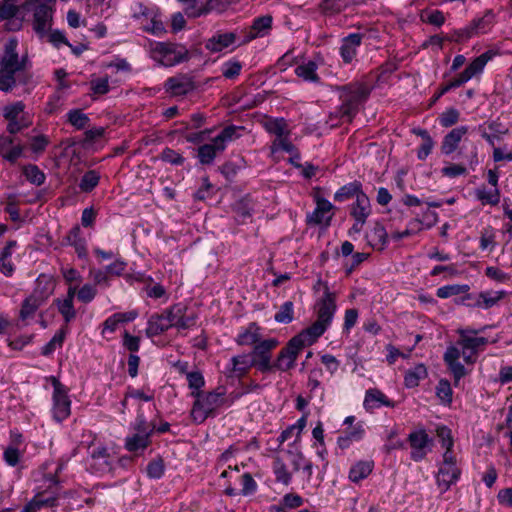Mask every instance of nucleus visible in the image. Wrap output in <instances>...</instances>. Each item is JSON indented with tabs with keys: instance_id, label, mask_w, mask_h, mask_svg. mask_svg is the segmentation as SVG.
<instances>
[{
	"instance_id": "nucleus-64",
	"label": "nucleus",
	"mask_w": 512,
	"mask_h": 512,
	"mask_svg": "<svg viewBox=\"0 0 512 512\" xmlns=\"http://www.w3.org/2000/svg\"><path fill=\"white\" fill-rule=\"evenodd\" d=\"M460 113L455 108L446 109L439 117V123L443 127H451L459 120Z\"/></svg>"
},
{
	"instance_id": "nucleus-55",
	"label": "nucleus",
	"mask_w": 512,
	"mask_h": 512,
	"mask_svg": "<svg viewBox=\"0 0 512 512\" xmlns=\"http://www.w3.org/2000/svg\"><path fill=\"white\" fill-rule=\"evenodd\" d=\"M472 24L477 35L487 33L494 24V14L487 12L483 17L474 19Z\"/></svg>"
},
{
	"instance_id": "nucleus-49",
	"label": "nucleus",
	"mask_w": 512,
	"mask_h": 512,
	"mask_svg": "<svg viewBox=\"0 0 512 512\" xmlns=\"http://www.w3.org/2000/svg\"><path fill=\"white\" fill-rule=\"evenodd\" d=\"M361 192H363V191L360 189L359 183H357V182L349 183V184L342 186L335 192L334 199L336 201L342 202L351 197L356 198L357 194L361 193Z\"/></svg>"
},
{
	"instance_id": "nucleus-54",
	"label": "nucleus",
	"mask_w": 512,
	"mask_h": 512,
	"mask_svg": "<svg viewBox=\"0 0 512 512\" xmlns=\"http://www.w3.org/2000/svg\"><path fill=\"white\" fill-rule=\"evenodd\" d=\"M294 318V305L291 301L283 303L279 311L275 314L274 319L278 323L288 324Z\"/></svg>"
},
{
	"instance_id": "nucleus-45",
	"label": "nucleus",
	"mask_w": 512,
	"mask_h": 512,
	"mask_svg": "<svg viewBox=\"0 0 512 512\" xmlns=\"http://www.w3.org/2000/svg\"><path fill=\"white\" fill-rule=\"evenodd\" d=\"M475 195L483 205L489 204L496 206L500 202V191L498 188L487 189L485 187H479L476 189Z\"/></svg>"
},
{
	"instance_id": "nucleus-38",
	"label": "nucleus",
	"mask_w": 512,
	"mask_h": 512,
	"mask_svg": "<svg viewBox=\"0 0 512 512\" xmlns=\"http://www.w3.org/2000/svg\"><path fill=\"white\" fill-rule=\"evenodd\" d=\"M374 468L373 461L361 460L353 464L350 468L348 478L353 483H359L366 479Z\"/></svg>"
},
{
	"instance_id": "nucleus-50",
	"label": "nucleus",
	"mask_w": 512,
	"mask_h": 512,
	"mask_svg": "<svg viewBox=\"0 0 512 512\" xmlns=\"http://www.w3.org/2000/svg\"><path fill=\"white\" fill-rule=\"evenodd\" d=\"M264 127L275 138L289 134L287 123L283 118L269 119L265 122Z\"/></svg>"
},
{
	"instance_id": "nucleus-60",
	"label": "nucleus",
	"mask_w": 512,
	"mask_h": 512,
	"mask_svg": "<svg viewBox=\"0 0 512 512\" xmlns=\"http://www.w3.org/2000/svg\"><path fill=\"white\" fill-rule=\"evenodd\" d=\"M146 281L148 282V284L146 285L144 290L147 297L153 299L167 298L166 290L161 284L155 283L153 285H150V283L153 282V279L151 277H147Z\"/></svg>"
},
{
	"instance_id": "nucleus-3",
	"label": "nucleus",
	"mask_w": 512,
	"mask_h": 512,
	"mask_svg": "<svg viewBox=\"0 0 512 512\" xmlns=\"http://www.w3.org/2000/svg\"><path fill=\"white\" fill-rule=\"evenodd\" d=\"M155 425L148 422L143 413H139L130 424L129 434L125 437L124 448L136 455H141L151 444Z\"/></svg>"
},
{
	"instance_id": "nucleus-22",
	"label": "nucleus",
	"mask_w": 512,
	"mask_h": 512,
	"mask_svg": "<svg viewBox=\"0 0 512 512\" xmlns=\"http://www.w3.org/2000/svg\"><path fill=\"white\" fill-rule=\"evenodd\" d=\"M468 126H458L449 131L441 143V152L444 155H451L459 148L460 143L468 133Z\"/></svg>"
},
{
	"instance_id": "nucleus-23",
	"label": "nucleus",
	"mask_w": 512,
	"mask_h": 512,
	"mask_svg": "<svg viewBox=\"0 0 512 512\" xmlns=\"http://www.w3.org/2000/svg\"><path fill=\"white\" fill-rule=\"evenodd\" d=\"M164 89L170 96H183L194 89L193 82L185 75L170 77L164 84Z\"/></svg>"
},
{
	"instance_id": "nucleus-58",
	"label": "nucleus",
	"mask_w": 512,
	"mask_h": 512,
	"mask_svg": "<svg viewBox=\"0 0 512 512\" xmlns=\"http://www.w3.org/2000/svg\"><path fill=\"white\" fill-rule=\"evenodd\" d=\"M67 117L69 123L77 129L84 128L89 121L88 116L79 109L70 110Z\"/></svg>"
},
{
	"instance_id": "nucleus-19",
	"label": "nucleus",
	"mask_w": 512,
	"mask_h": 512,
	"mask_svg": "<svg viewBox=\"0 0 512 512\" xmlns=\"http://www.w3.org/2000/svg\"><path fill=\"white\" fill-rule=\"evenodd\" d=\"M458 344L463 350L477 351L485 349L490 340L482 335L479 331L466 328L458 330Z\"/></svg>"
},
{
	"instance_id": "nucleus-11",
	"label": "nucleus",
	"mask_w": 512,
	"mask_h": 512,
	"mask_svg": "<svg viewBox=\"0 0 512 512\" xmlns=\"http://www.w3.org/2000/svg\"><path fill=\"white\" fill-rule=\"evenodd\" d=\"M25 105L22 101H17L7 105L3 109V116L8 121L7 130L15 134L32 124L31 115L24 111Z\"/></svg>"
},
{
	"instance_id": "nucleus-36",
	"label": "nucleus",
	"mask_w": 512,
	"mask_h": 512,
	"mask_svg": "<svg viewBox=\"0 0 512 512\" xmlns=\"http://www.w3.org/2000/svg\"><path fill=\"white\" fill-rule=\"evenodd\" d=\"M272 471L276 482L285 486H289L292 483L293 473L289 470L288 465L280 456H275L273 458Z\"/></svg>"
},
{
	"instance_id": "nucleus-30",
	"label": "nucleus",
	"mask_w": 512,
	"mask_h": 512,
	"mask_svg": "<svg viewBox=\"0 0 512 512\" xmlns=\"http://www.w3.org/2000/svg\"><path fill=\"white\" fill-rule=\"evenodd\" d=\"M185 4V13L188 17L197 18L206 15L213 10L222 11L207 0H178Z\"/></svg>"
},
{
	"instance_id": "nucleus-47",
	"label": "nucleus",
	"mask_w": 512,
	"mask_h": 512,
	"mask_svg": "<svg viewBox=\"0 0 512 512\" xmlns=\"http://www.w3.org/2000/svg\"><path fill=\"white\" fill-rule=\"evenodd\" d=\"M469 285L467 284H451L441 286L437 289L436 295L441 299H447L455 295L469 294Z\"/></svg>"
},
{
	"instance_id": "nucleus-46",
	"label": "nucleus",
	"mask_w": 512,
	"mask_h": 512,
	"mask_svg": "<svg viewBox=\"0 0 512 512\" xmlns=\"http://www.w3.org/2000/svg\"><path fill=\"white\" fill-rule=\"evenodd\" d=\"M436 436L441 444V447L444 449L443 453L454 454V439L451 429L444 425L438 426L436 428Z\"/></svg>"
},
{
	"instance_id": "nucleus-7",
	"label": "nucleus",
	"mask_w": 512,
	"mask_h": 512,
	"mask_svg": "<svg viewBox=\"0 0 512 512\" xmlns=\"http://www.w3.org/2000/svg\"><path fill=\"white\" fill-rule=\"evenodd\" d=\"M437 468L435 482L440 493L444 494L459 481L462 470L455 454L450 453L442 454V460L438 462Z\"/></svg>"
},
{
	"instance_id": "nucleus-37",
	"label": "nucleus",
	"mask_w": 512,
	"mask_h": 512,
	"mask_svg": "<svg viewBox=\"0 0 512 512\" xmlns=\"http://www.w3.org/2000/svg\"><path fill=\"white\" fill-rule=\"evenodd\" d=\"M261 328L256 323H250L245 329H243L237 336V343L243 346H254L260 340Z\"/></svg>"
},
{
	"instance_id": "nucleus-24",
	"label": "nucleus",
	"mask_w": 512,
	"mask_h": 512,
	"mask_svg": "<svg viewBox=\"0 0 512 512\" xmlns=\"http://www.w3.org/2000/svg\"><path fill=\"white\" fill-rule=\"evenodd\" d=\"M362 38L363 36L360 33H351L342 39L339 53L344 63L349 64L355 59Z\"/></svg>"
},
{
	"instance_id": "nucleus-28",
	"label": "nucleus",
	"mask_w": 512,
	"mask_h": 512,
	"mask_svg": "<svg viewBox=\"0 0 512 512\" xmlns=\"http://www.w3.org/2000/svg\"><path fill=\"white\" fill-rule=\"evenodd\" d=\"M62 244L72 246L79 258H86L87 243L85 238L82 236V231L79 226H74L70 229L63 238Z\"/></svg>"
},
{
	"instance_id": "nucleus-6",
	"label": "nucleus",
	"mask_w": 512,
	"mask_h": 512,
	"mask_svg": "<svg viewBox=\"0 0 512 512\" xmlns=\"http://www.w3.org/2000/svg\"><path fill=\"white\" fill-rule=\"evenodd\" d=\"M242 127L228 126L224 128L211 143L204 144L198 148V158L202 164H211L217 153L225 150L227 144L241 136Z\"/></svg>"
},
{
	"instance_id": "nucleus-12",
	"label": "nucleus",
	"mask_w": 512,
	"mask_h": 512,
	"mask_svg": "<svg viewBox=\"0 0 512 512\" xmlns=\"http://www.w3.org/2000/svg\"><path fill=\"white\" fill-rule=\"evenodd\" d=\"M275 354H236L232 358L233 370L244 372L248 365L255 366L258 370L265 372L274 369Z\"/></svg>"
},
{
	"instance_id": "nucleus-9",
	"label": "nucleus",
	"mask_w": 512,
	"mask_h": 512,
	"mask_svg": "<svg viewBox=\"0 0 512 512\" xmlns=\"http://www.w3.org/2000/svg\"><path fill=\"white\" fill-rule=\"evenodd\" d=\"M53 386L52 416L57 422H62L71 414V400L67 388L55 377H51Z\"/></svg>"
},
{
	"instance_id": "nucleus-62",
	"label": "nucleus",
	"mask_w": 512,
	"mask_h": 512,
	"mask_svg": "<svg viewBox=\"0 0 512 512\" xmlns=\"http://www.w3.org/2000/svg\"><path fill=\"white\" fill-rule=\"evenodd\" d=\"M436 395L438 398L446 404L452 401V389L449 381L441 379L436 386Z\"/></svg>"
},
{
	"instance_id": "nucleus-52",
	"label": "nucleus",
	"mask_w": 512,
	"mask_h": 512,
	"mask_svg": "<svg viewBox=\"0 0 512 512\" xmlns=\"http://www.w3.org/2000/svg\"><path fill=\"white\" fill-rule=\"evenodd\" d=\"M143 28L145 31L156 35L161 36L165 32V26L159 14V11L150 17L148 21L143 23Z\"/></svg>"
},
{
	"instance_id": "nucleus-16",
	"label": "nucleus",
	"mask_w": 512,
	"mask_h": 512,
	"mask_svg": "<svg viewBox=\"0 0 512 512\" xmlns=\"http://www.w3.org/2000/svg\"><path fill=\"white\" fill-rule=\"evenodd\" d=\"M410 457L415 462L423 460L432 449L433 440L424 429L413 431L408 436Z\"/></svg>"
},
{
	"instance_id": "nucleus-8",
	"label": "nucleus",
	"mask_w": 512,
	"mask_h": 512,
	"mask_svg": "<svg viewBox=\"0 0 512 512\" xmlns=\"http://www.w3.org/2000/svg\"><path fill=\"white\" fill-rule=\"evenodd\" d=\"M150 56L158 64L172 67L188 59V51L185 47L165 43L153 42L150 44Z\"/></svg>"
},
{
	"instance_id": "nucleus-26",
	"label": "nucleus",
	"mask_w": 512,
	"mask_h": 512,
	"mask_svg": "<svg viewBox=\"0 0 512 512\" xmlns=\"http://www.w3.org/2000/svg\"><path fill=\"white\" fill-rule=\"evenodd\" d=\"M76 292L77 290L74 287L67 288L66 295L55 300L57 309L62 315L65 323H70L76 318V310L74 308Z\"/></svg>"
},
{
	"instance_id": "nucleus-20",
	"label": "nucleus",
	"mask_w": 512,
	"mask_h": 512,
	"mask_svg": "<svg viewBox=\"0 0 512 512\" xmlns=\"http://www.w3.org/2000/svg\"><path fill=\"white\" fill-rule=\"evenodd\" d=\"M137 317L138 312L136 310L114 313L103 322L101 335L108 339L118 329L120 324L132 322Z\"/></svg>"
},
{
	"instance_id": "nucleus-29",
	"label": "nucleus",
	"mask_w": 512,
	"mask_h": 512,
	"mask_svg": "<svg viewBox=\"0 0 512 512\" xmlns=\"http://www.w3.org/2000/svg\"><path fill=\"white\" fill-rule=\"evenodd\" d=\"M307 425V413L302 415L296 423L288 426L285 430L281 432V434L278 437L279 444H283L285 441L294 438L293 443L291 444L294 446H299L301 442V435L304 430V428Z\"/></svg>"
},
{
	"instance_id": "nucleus-17",
	"label": "nucleus",
	"mask_w": 512,
	"mask_h": 512,
	"mask_svg": "<svg viewBox=\"0 0 512 512\" xmlns=\"http://www.w3.org/2000/svg\"><path fill=\"white\" fill-rule=\"evenodd\" d=\"M114 456L105 446H97L90 454L88 465L93 473L104 475L113 470Z\"/></svg>"
},
{
	"instance_id": "nucleus-18",
	"label": "nucleus",
	"mask_w": 512,
	"mask_h": 512,
	"mask_svg": "<svg viewBox=\"0 0 512 512\" xmlns=\"http://www.w3.org/2000/svg\"><path fill=\"white\" fill-rule=\"evenodd\" d=\"M364 97L365 91L363 88H344L340 95L342 101L340 107L341 114L351 119V117L356 113L358 106Z\"/></svg>"
},
{
	"instance_id": "nucleus-43",
	"label": "nucleus",
	"mask_w": 512,
	"mask_h": 512,
	"mask_svg": "<svg viewBox=\"0 0 512 512\" xmlns=\"http://www.w3.org/2000/svg\"><path fill=\"white\" fill-rule=\"evenodd\" d=\"M317 64L314 61H308L298 65L295 69V73L298 77L304 81L317 82L319 77L317 75Z\"/></svg>"
},
{
	"instance_id": "nucleus-56",
	"label": "nucleus",
	"mask_w": 512,
	"mask_h": 512,
	"mask_svg": "<svg viewBox=\"0 0 512 512\" xmlns=\"http://www.w3.org/2000/svg\"><path fill=\"white\" fill-rule=\"evenodd\" d=\"M61 274L68 285V288L74 287L77 290V287H79V284L82 282V275L80 272L72 267H63L61 269Z\"/></svg>"
},
{
	"instance_id": "nucleus-39",
	"label": "nucleus",
	"mask_w": 512,
	"mask_h": 512,
	"mask_svg": "<svg viewBox=\"0 0 512 512\" xmlns=\"http://www.w3.org/2000/svg\"><path fill=\"white\" fill-rule=\"evenodd\" d=\"M171 314H173V326L177 327L178 329H187L196 323L195 314H187L183 311L181 306H173L171 308Z\"/></svg>"
},
{
	"instance_id": "nucleus-1",
	"label": "nucleus",
	"mask_w": 512,
	"mask_h": 512,
	"mask_svg": "<svg viewBox=\"0 0 512 512\" xmlns=\"http://www.w3.org/2000/svg\"><path fill=\"white\" fill-rule=\"evenodd\" d=\"M336 310V295L324 284V293L315 303L316 321L289 341L286 352H298L315 343L331 325Z\"/></svg>"
},
{
	"instance_id": "nucleus-48",
	"label": "nucleus",
	"mask_w": 512,
	"mask_h": 512,
	"mask_svg": "<svg viewBox=\"0 0 512 512\" xmlns=\"http://www.w3.org/2000/svg\"><path fill=\"white\" fill-rule=\"evenodd\" d=\"M289 134L276 137L271 145V152L278 153L280 151H285L289 154H295L297 159H300L299 155L296 153L295 146L289 140Z\"/></svg>"
},
{
	"instance_id": "nucleus-14",
	"label": "nucleus",
	"mask_w": 512,
	"mask_h": 512,
	"mask_svg": "<svg viewBox=\"0 0 512 512\" xmlns=\"http://www.w3.org/2000/svg\"><path fill=\"white\" fill-rule=\"evenodd\" d=\"M56 0L35 1L33 28L40 36L50 27Z\"/></svg>"
},
{
	"instance_id": "nucleus-2",
	"label": "nucleus",
	"mask_w": 512,
	"mask_h": 512,
	"mask_svg": "<svg viewBox=\"0 0 512 512\" xmlns=\"http://www.w3.org/2000/svg\"><path fill=\"white\" fill-rule=\"evenodd\" d=\"M17 48L18 41L15 38H10L4 44L0 59V90L4 92H9L16 86L29 66L28 57L20 56Z\"/></svg>"
},
{
	"instance_id": "nucleus-21",
	"label": "nucleus",
	"mask_w": 512,
	"mask_h": 512,
	"mask_svg": "<svg viewBox=\"0 0 512 512\" xmlns=\"http://www.w3.org/2000/svg\"><path fill=\"white\" fill-rule=\"evenodd\" d=\"M273 18L271 15H263L253 20L252 25L245 34L243 43L247 44L256 38L269 35L272 30Z\"/></svg>"
},
{
	"instance_id": "nucleus-35",
	"label": "nucleus",
	"mask_w": 512,
	"mask_h": 512,
	"mask_svg": "<svg viewBox=\"0 0 512 512\" xmlns=\"http://www.w3.org/2000/svg\"><path fill=\"white\" fill-rule=\"evenodd\" d=\"M23 152V147L20 144H14V141L9 136H0V155L10 161L15 162Z\"/></svg>"
},
{
	"instance_id": "nucleus-42",
	"label": "nucleus",
	"mask_w": 512,
	"mask_h": 512,
	"mask_svg": "<svg viewBox=\"0 0 512 512\" xmlns=\"http://www.w3.org/2000/svg\"><path fill=\"white\" fill-rule=\"evenodd\" d=\"M419 19L422 23L429 24L438 28L441 27L446 21L444 13L438 9L421 10Z\"/></svg>"
},
{
	"instance_id": "nucleus-10",
	"label": "nucleus",
	"mask_w": 512,
	"mask_h": 512,
	"mask_svg": "<svg viewBox=\"0 0 512 512\" xmlns=\"http://www.w3.org/2000/svg\"><path fill=\"white\" fill-rule=\"evenodd\" d=\"M18 2L19 0L0 1V20L9 31L20 30L25 19V5H20Z\"/></svg>"
},
{
	"instance_id": "nucleus-40",
	"label": "nucleus",
	"mask_w": 512,
	"mask_h": 512,
	"mask_svg": "<svg viewBox=\"0 0 512 512\" xmlns=\"http://www.w3.org/2000/svg\"><path fill=\"white\" fill-rule=\"evenodd\" d=\"M42 303L43 299H41L39 296L35 294H32L29 297H27L23 301L22 307L20 309V319L24 322L28 321L35 315V312L42 305Z\"/></svg>"
},
{
	"instance_id": "nucleus-34",
	"label": "nucleus",
	"mask_w": 512,
	"mask_h": 512,
	"mask_svg": "<svg viewBox=\"0 0 512 512\" xmlns=\"http://www.w3.org/2000/svg\"><path fill=\"white\" fill-rule=\"evenodd\" d=\"M372 212L369 197L364 193H358L351 206V216L354 219L367 220Z\"/></svg>"
},
{
	"instance_id": "nucleus-63",
	"label": "nucleus",
	"mask_w": 512,
	"mask_h": 512,
	"mask_svg": "<svg viewBox=\"0 0 512 512\" xmlns=\"http://www.w3.org/2000/svg\"><path fill=\"white\" fill-rule=\"evenodd\" d=\"M22 454L23 451L16 445H10L4 450L3 458L9 466L14 467L19 463Z\"/></svg>"
},
{
	"instance_id": "nucleus-33",
	"label": "nucleus",
	"mask_w": 512,
	"mask_h": 512,
	"mask_svg": "<svg viewBox=\"0 0 512 512\" xmlns=\"http://www.w3.org/2000/svg\"><path fill=\"white\" fill-rule=\"evenodd\" d=\"M57 495L53 493L47 496L45 492L37 493L21 510V512H37L43 507L56 505Z\"/></svg>"
},
{
	"instance_id": "nucleus-5",
	"label": "nucleus",
	"mask_w": 512,
	"mask_h": 512,
	"mask_svg": "<svg viewBox=\"0 0 512 512\" xmlns=\"http://www.w3.org/2000/svg\"><path fill=\"white\" fill-rule=\"evenodd\" d=\"M496 53L492 50H488L478 57H475L467 67L460 72L457 76H455L451 81L445 84L439 91L437 98L441 97L449 90L453 88H458L472 80L473 78H478L484 72L485 66L489 61H491Z\"/></svg>"
},
{
	"instance_id": "nucleus-53",
	"label": "nucleus",
	"mask_w": 512,
	"mask_h": 512,
	"mask_svg": "<svg viewBox=\"0 0 512 512\" xmlns=\"http://www.w3.org/2000/svg\"><path fill=\"white\" fill-rule=\"evenodd\" d=\"M99 180L100 174L95 170H89L82 176L79 188L83 192H90L98 185Z\"/></svg>"
},
{
	"instance_id": "nucleus-32",
	"label": "nucleus",
	"mask_w": 512,
	"mask_h": 512,
	"mask_svg": "<svg viewBox=\"0 0 512 512\" xmlns=\"http://www.w3.org/2000/svg\"><path fill=\"white\" fill-rule=\"evenodd\" d=\"M363 405L367 411H373L382 406L394 407V402L388 399L380 390L369 389L366 391Z\"/></svg>"
},
{
	"instance_id": "nucleus-13",
	"label": "nucleus",
	"mask_w": 512,
	"mask_h": 512,
	"mask_svg": "<svg viewBox=\"0 0 512 512\" xmlns=\"http://www.w3.org/2000/svg\"><path fill=\"white\" fill-rule=\"evenodd\" d=\"M506 296L504 290L500 291H482L479 294H467L461 299V304L468 307L487 310L497 305Z\"/></svg>"
},
{
	"instance_id": "nucleus-44",
	"label": "nucleus",
	"mask_w": 512,
	"mask_h": 512,
	"mask_svg": "<svg viewBox=\"0 0 512 512\" xmlns=\"http://www.w3.org/2000/svg\"><path fill=\"white\" fill-rule=\"evenodd\" d=\"M158 12V8L151 4H145L143 2H136L132 6V15L135 19L141 20L142 24L148 21L150 17H153Z\"/></svg>"
},
{
	"instance_id": "nucleus-57",
	"label": "nucleus",
	"mask_w": 512,
	"mask_h": 512,
	"mask_svg": "<svg viewBox=\"0 0 512 512\" xmlns=\"http://www.w3.org/2000/svg\"><path fill=\"white\" fill-rule=\"evenodd\" d=\"M97 295V288L95 285L86 283L80 288L77 287L76 296L77 299L82 303H90L92 302Z\"/></svg>"
},
{
	"instance_id": "nucleus-15",
	"label": "nucleus",
	"mask_w": 512,
	"mask_h": 512,
	"mask_svg": "<svg viewBox=\"0 0 512 512\" xmlns=\"http://www.w3.org/2000/svg\"><path fill=\"white\" fill-rule=\"evenodd\" d=\"M314 201L316 207L307 215V223L309 225L328 227L334 216L333 204L318 194L314 196Z\"/></svg>"
},
{
	"instance_id": "nucleus-61",
	"label": "nucleus",
	"mask_w": 512,
	"mask_h": 512,
	"mask_svg": "<svg viewBox=\"0 0 512 512\" xmlns=\"http://www.w3.org/2000/svg\"><path fill=\"white\" fill-rule=\"evenodd\" d=\"M23 174L31 183L41 185L45 180V175L35 165H28L23 168Z\"/></svg>"
},
{
	"instance_id": "nucleus-27",
	"label": "nucleus",
	"mask_w": 512,
	"mask_h": 512,
	"mask_svg": "<svg viewBox=\"0 0 512 512\" xmlns=\"http://www.w3.org/2000/svg\"><path fill=\"white\" fill-rule=\"evenodd\" d=\"M475 354H444L445 362L451 371V373L454 376L455 383L457 382L466 374L465 367L463 363L460 361V357H463V360L467 364H471L475 361L474 356Z\"/></svg>"
},
{
	"instance_id": "nucleus-4",
	"label": "nucleus",
	"mask_w": 512,
	"mask_h": 512,
	"mask_svg": "<svg viewBox=\"0 0 512 512\" xmlns=\"http://www.w3.org/2000/svg\"><path fill=\"white\" fill-rule=\"evenodd\" d=\"M191 417L194 422L202 423L215 411L227 404L225 392L218 388L211 392H201L193 397Z\"/></svg>"
},
{
	"instance_id": "nucleus-59",
	"label": "nucleus",
	"mask_w": 512,
	"mask_h": 512,
	"mask_svg": "<svg viewBox=\"0 0 512 512\" xmlns=\"http://www.w3.org/2000/svg\"><path fill=\"white\" fill-rule=\"evenodd\" d=\"M287 453L290 455V463L294 472L300 471L304 464L309 461L301 451L300 446H294V451L288 450Z\"/></svg>"
},
{
	"instance_id": "nucleus-51",
	"label": "nucleus",
	"mask_w": 512,
	"mask_h": 512,
	"mask_svg": "<svg viewBox=\"0 0 512 512\" xmlns=\"http://www.w3.org/2000/svg\"><path fill=\"white\" fill-rule=\"evenodd\" d=\"M188 387L191 390V396L194 397L201 393L202 388L205 386L204 376L200 371H191L186 376Z\"/></svg>"
},
{
	"instance_id": "nucleus-41",
	"label": "nucleus",
	"mask_w": 512,
	"mask_h": 512,
	"mask_svg": "<svg viewBox=\"0 0 512 512\" xmlns=\"http://www.w3.org/2000/svg\"><path fill=\"white\" fill-rule=\"evenodd\" d=\"M427 369L423 364L416 365L409 369L404 377V384L407 388H414L419 382L427 377Z\"/></svg>"
},
{
	"instance_id": "nucleus-31",
	"label": "nucleus",
	"mask_w": 512,
	"mask_h": 512,
	"mask_svg": "<svg viewBox=\"0 0 512 512\" xmlns=\"http://www.w3.org/2000/svg\"><path fill=\"white\" fill-rule=\"evenodd\" d=\"M236 34L232 32L217 33L206 42V49L210 52H222L235 44Z\"/></svg>"
},
{
	"instance_id": "nucleus-25",
	"label": "nucleus",
	"mask_w": 512,
	"mask_h": 512,
	"mask_svg": "<svg viewBox=\"0 0 512 512\" xmlns=\"http://www.w3.org/2000/svg\"><path fill=\"white\" fill-rule=\"evenodd\" d=\"M173 327V314L171 309L149 318L146 333L149 337L156 336Z\"/></svg>"
}]
</instances>
